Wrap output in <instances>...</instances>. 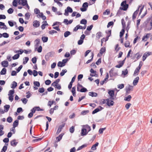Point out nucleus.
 Returning <instances> with one entry per match:
<instances>
[{"label": "nucleus", "mask_w": 152, "mask_h": 152, "mask_svg": "<svg viewBox=\"0 0 152 152\" xmlns=\"http://www.w3.org/2000/svg\"><path fill=\"white\" fill-rule=\"evenodd\" d=\"M106 101L107 102V104L109 107L112 106L114 104V102L113 101L111 100H110V99H102L100 100V102L101 104H102L105 103Z\"/></svg>", "instance_id": "f257e3e1"}, {"label": "nucleus", "mask_w": 152, "mask_h": 152, "mask_svg": "<svg viewBox=\"0 0 152 152\" xmlns=\"http://www.w3.org/2000/svg\"><path fill=\"white\" fill-rule=\"evenodd\" d=\"M126 1H124L121 4V6L122 7H120V9L124 11L127 10L129 7V5L127 4Z\"/></svg>", "instance_id": "f03ea898"}, {"label": "nucleus", "mask_w": 152, "mask_h": 152, "mask_svg": "<svg viewBox=\"0 0 152 152\" xmlns=\"http://www.w3.org/2000/svg\"><path fill=\"white\" fill-rule=\"evenodd\" d=\"M18 3L19 5L23 6H26L28 9H29L30 7L28 5L27 0H18Z\"/></svg>", "instance_id": "7ed1b4c3"}, {"label": "nucleus", "mask_w": 152, "mask_h": 152, "mask_svg": "<svg viewBox=\"0 0 152 152\" xmlns=\"http://www.w3.org/2000/svg\"><path fill=\"white\" fill-rule=\"evenodd\" d=\"M88 5V4L87 2L83 3L82 5V7L83 8H81L80 9L81 11L82 12L86 11L87 10Z\"/></svg>", "instance_id": "20e7f679"}, {"label": "nucleus", "mask_w": 152, "mask_h": 152, "mask_svg": "<svg viewBox=\"0 0 152 152\" xmlns=\"http://www.w3.org/2000/svg\"><path fill=\"white\" fill-rule=\"evenodd\" d=\"M152 53L151 52H146L142 56V61H144L147 57L150 55H152Z\"/></svg>", "instance_id": "39448f33"}, {"label": "nucleus", "mask_w": 152, "mask_h": 152, "mask_svg": "<svg viewBox=\"0 0 152 152\" xmlns=\"http://www.w3.org/2000/svg\"><path fill=\"white\" fill-rule=\"evenodd\" d=\"M126 58H124V60H123V61H120L118 62L119 63V64L116 65L115 67H116L118 68H120V67H122L123 66L124 64V63H125V60Z\"/></svg>", "instance_id": "423d86ee"}, {"label": "nucleus", "mask_w": 152, "mask_h": 152, "mask_svg": "<svg viewBox=\"0 0 152 152\" xmlns=\"http://www.w3.org/2000/svg\"><path fill=\"white\" fill-rule=\"evenodd\" d=\"M133 88V86L130 85H129L128 87H126V94H129L130 93V91L132 90Z\"/></svg>", "instance_id": "0eeeda50"}, {"label": "nucleus", "mask_w": 152, "mask_h": 152, "mask_svg": "<svg viewBox=\"0 0 152 152\" xmlns=\"http://www.w3.org/2000/svg\"><path fill=\"white\" fill-rule=\"evenodd\" d=\"M65 124H62V125H60L58 127V129L56 132V134H58L61 131V129L62 128L64 127L65 126Z\"/></svg>", "instance_id": "6e6552de"}, {"label": "nucleus", "mask_w": 152, "mask_h": 152, "mask_svg": "<svg viewBox=\"0 0 152 152\" xmlns=\"http://www.w3.org/2000/svg\"><path fill=\"white\" fill-rule=\"evenodd\" d=\"M40 25V22L38 20H35L33 22V26L35 27H38Z\"/></svg>", "instance_id": "1a4fd4ad"}, {"label": "nucleus", "mask_w": 152, "mask_h": 152, "mask_svg": "<svg viewBox=\"0 0 152 152\" xmlns=\"http://www.w3.org/2000/svg\"><path fill=\"white\" fill-rule=\"evenodd\" d=\"M78 85L80 87H82V88L80 90V92H86L88 91L87 89L85 88L81 84H78Z\"/></svg>", "instance_id": "9d476101"}, {"label": "nucleus", "mask_w": 152, "mask_h": 152, "mask_svg": "<svg viewBox=\"0 0 152 152\" xmlns=\"http://www.w3.org/2000/svg\"><path fill=\"white\" fill-rule=\"evenodd\" d=\"M88 133L87 132V129H86L83 128L82 129L81 134L82 136L86 135Z\"/></svg>", "instance_id": "9b49d317"}, {"label": "nucleus", "mask_w": 152, "mask_h": 152, "mask_svg": "<svg viewBox=\"0 0 152 152\" xmlns=\"http://www.w3.org/2000/svg\"><path fill=\"white\" fill-rule=\"evenodd\" d=\"M140 67H137L136 69H135L134 74V76H136L137 75H138L139 74V73L140 71Z\"/></svg>", "instance_id": "f8f14e48"}, {"label": "nucleus", "mask_w": 152, "mask_h": 152, "mask_svg": "<svg viewBox=\"0 0 152 152\" xmlns=\"http://www.w3.org/2000/svg\"><path fill=\"white\" fill-rule=\"evenodd\" d=\"M1 64L4 67H6L8 65V62L7 61H4L1 63Z\"/></svg>", "instance_id": "ddd939ff"}, {"label": "nucleus", "mask_w": 152, "mask_h": 152, "mask_svg": "<svg viewBox=\"0 0 152 152\" xmlns=\"http://www.w3.org/2000/svg\"><path fill=\"white\" fill-rule=\"evenodd\" d=\"M139 79V78L138 77H136L134 79L133 83V84L134 86H136L137 84V83L138 82Z\"/></svg>", "instance_id": "4468645a"}, {"label": "nucleus", "mask_w": 152, "mask_h": 152, "mask_svg": "<svg viewBox=\"0 0 152 152\" xmlns=\"http://www.w3.org/2000/svg\"><path fill=\"white\" fill-rule=\"evenodd\" d=\"M18 143V142H16V140L15 139H14L10 142L11 145L13 147L15 146Z\"/></svg>", "instance_id": "2eb2a0df"}, {"label": "nucleus", "mask_w": 152, "mask_h": 152, "mask_svg": "<svg viewBox=\"0 0 152 152\" xmlns=\"http://www.w3.org/2000/svg\"><path fill=\"white\" fill-rule=\"evenodd\" d=\"M89 95L91 96L92 97H96L97 96V94L95 92H90L88 93Z\"/></svg>", "instance_id": "dca6fc26"}, {"label": "nucleus", "mask_w": 152, "mask_h": 152, "mask_svg": "<svg viewBox=\"0 0 152 152\" xmlns=\"http://www.w3.org/2000/svg\"><path fill=\"white\" fill-rule=\"evenodd\" d=\"M10 107V106L8 104H7L4 106V111L5 112H7L9 110Z\"/></svg>", "instance_id": "f3484780"}, {"label": "nucleus", "mask_w": 152, "mask_h": 152, "mask_svg": "<svg viewBox=\"0 0 152 152\" xmlns=\"http://www.w3.org/2000/svg\"><path fill=\"white\" fill-rule=\"evenodd\" d=\"M108 94L110 95V97H112L114 96V91L113 90H109Z\"/></svg>", "instance_id": "a211bd4d"}, {"label": "nucleus", "mask_w": 152, "mask_h": 152, "mask_svg": "<svg viewBox=\"0 0 152 152\" xmlns=\"http://www.w3.org/2000/svg\"><path fill=\"white\" fill-rule=\"evenodd\" d=\"M151 34L150 33H148L145 36H143L142 38V40L144 41H147V39H145L146 38L147 39H148L149 37V36Z\"/></svg>", "instance_id": "6ab92c4d"}, {"label": "nucleus", "mask_w": 152, "mask_h": 152, "mask_svg": "<svg viewBox=\"0 0 152 152\" xmlns=\"http://www.w3.org/2000/svg\"><path fill=\"white\" fill-rule=\"evenodd\" d=\"M18 125V120H15L13 123V128L17 127Z\"/></svg>", "instance_id": "aec40b11"}, {"label": "nucleus", "mask_w": 152, "mask_h": 152, "mask_svg": "<svg viewBox=\"0 0 152 152\" xmlns=\"http://www.w3.org/2000/svg\"><path fill=\"white\" fill-rule=\"evenodd\" d=\"M99 145L98 142H96V143L93 145L91 147V149L93 151H95L96 149V147L97 146Z\"/></svg>", "instance_id": "412c9836"}, {"label": "nucleus", "mask_w": 152, "mask_h": 152, "mask_svg": "<svg viewBox=\"0 0 152 152\" xmlns=\"http://www.w3.org/2000/svg\"><path fill=\"white\" fill-rule=\"evenodd\" d=\"M102 37V33L101 32L99 31L96 33V37L97 39H99L100 37Z\"/></svg>", "instance_id": "4be33fe9"}, {"label": "nucleus", "mask_w": 152, "mask_h": 152, "mask_svg": "<svg viewBox=\"0 0 152 152\" xmlns=\"http://www.w3.org/2000/svg\"><path fill=\"white\" fill-rule=\"evenodd\" d=\"M65 64H64V63L61 61H59L58 62L57 65L58 67H62L65 66Z\"/></svg>", "instance_id": "5701e85b"}, {"label": "nucleus", "mask_w": 152, "mask_h": 152, "mask_svg": "<svg viewBox=\"0 0 152 152\" xmlns=\"http://www.w3.org/2000/svg\"><path fill=\"white\" fill-rule=\"evenodd\" d=\"M63 134H60L58 137H56V140L57 142H59L61 139Z\"/></svg>", "instance_id": "b1692460"}, {"label": "nucleus", "mask_w": 152, "mask_h": 152, "mask_svg": "<svg viewBox=\"0 0 152 152\" xmlns=\"http://www.w3.org/2000/svg\"><path fill=\"white\" fill-rule=\"evenodd\" d=\"M7 70L5 68H3L2 69L0 72V74L1 75H5L6 73Z\"/></svg>", "instance_id": "393cba45"}, {"label": "nucleus", "mask_w": 152, "mask_h": 152, "mask_svg": "<svg viewBox=\"0 0 152 152\" xmlns=\"http://www.w3.org/2000/svg\"><path fill=\"white\" fill-rule=\"evenodd\" d=\"M131 98H132V96H131L130 95H129L127 97H125L124 98V100L125 101L129 102L130 101Z\"/></svg>", "instance_id": "a878e982"}, {"label": "nucleus", "mask_w": 152, "mask_h": 152, "mask_svg": "<svg viewBox=\"0 0 152 152\" xmlns=\"http://www.w3.org/2000/svg\"><path fill=\"white\" fill-rule=\"evenodd\" d=\"M71 32L68 31H65L64 34V37H68L69 35L71 34Z\"/></svg>", "instance_id": "bb28decb"}, {"label": "nucleus", "mask_w": 152, "mask_h": 152, "mask_svg": "<svg viewBox=\"0 0 152 152\" xmlns=\"http://www.w3.org/2000/svg\"><path fill=\"white\" fill-rule=\"evenodd\" d=\"M114 70V69L113 68H112L110 71H109V73L110 76V77H113L115 75V73H114V74H113V71Z\"/></svg>", "instance_id": "cd10ccee"}, {"label": "nucleus", "mask_w": 152, "mask_h": 152, "mask_svg": "<svg viewBox=\"0 0 152 152\" xmlns=\"http://www.w3.org/2000/svg\"><path fill=\"white\" fill-rule=\"evenodd\" d=\"M94 56V54L93 53H92V55L91 56V59L88 60L86 62V64H88L89 63H90V62H91L93 60Z\"/></svg>", "instance_id": "c85d7f7f"}, {"label": "nucleus", "mask_w": 152, "mask_h": 152, "mask_svg": "<svg viewBox=\"0 0 152 152\" xmlns=\"http://www.w3.org/2000/svg\"><path fill=\"white\" fill-rule=\"evenodd\" d=\"M125 28H123L120 32V37H122L123 36L125 32Z\"/></svg>", "instance_id": "c756f323"}, {"label": "nucleus", "mask_w": 152, "mask_h": 152, "mask_svg": "<svg viewBox=\"0 0 152 152\" xmlns=\"http://www.w3.org/2000/svg\"><path fill=\"white\" fill-rule=\"evenodd\" d=\"M48 37H43L42 38V39L43 42H46L48 40Z\"/></svg>", "instance_id": "7c9ffc66"}, {"label": "nucleus", "mask_w": 152, "mask_h": 152, "mask_svg": "<svg viewBox=\"0 0 152 152\" xmlns=\"http://www.w3.org/2000/svg\"><path fill=\"white\" fill-rule=\"evenodd\" d=\"M87 23V21L86 19H82L80 21V23L82 24L86 25V24Z\"/></svg>", "instance_id": "2f4dec72"}, {"label": "nucleus", "mask_w": 152, "mask_h": 152, "mask_svg": "<svg viewBox=\"0 0 152 152\" xmlns=\"http://www.w3.org/2000/svg\"><path fill=\"white\" fill-rule=\"evenodd\" d=\"M12 86L11 87V88L14 89L17 86V83L15 81H13L12 83Z\"/></svg>", "instance_id": "473e14b6"}, {"label": "nucleus", "mask_w": 152, "mask_h": 152, "mask_svg": "<svg viewBox=\"0 0 152 152\" xmlns=\"http://www.w3.org/2000/svg\"><path fill=\"white\" fill-rule=\"evenodd\" d=\"M18 2V0H14L12 2L13 5L15 7H17Z\"/></svg>", "instance_id": "72a5a7b5"}, {"label": "nucleus", "mask_w": 152, "mask_h": 152, "mask_svg": "<svg viewBox=\"0 0 152 152\" xmlns=\"http://www.w3.org/2000/svg\"><path fill=\"white\" fill-rule=\"evenodd\" d=\"M106 50L105 48H102L99 51V53L102 54Z\"/></svg>", "instance_id": "f704fd0d"}, {"label": "nucleus", "mask_w": 152, "mask_h": 152, "mask_svg": "<svg viewBox=\"0 0 152 152\" xmlns=\"http://www.w3.org/2000/svg\"><path fill=\"white\" fill-rule=\"evenodd\" d=\"M20 56L19 54H15L13 57H12V59L13 60H15L17 59H18Z\"/></svg>", "instance_id": "c9c22d12"}, {"label": "nucleus", "mask_w": 152, "mask_h": 152, "mask_svg": "<svg viewBox=\"0 0 152 152\" xmlns=\"http://www.w3.org/2000/svg\"><path fill=\"white\" fill-rule=\"evenodd\" d=\"M121 23L123 26V28H125L126 26L125 22L123 19H121Z\"/></svg>", "instance_id": "e433bc0d"}, {"label": "nucleus", "mask_w": 152, "mask_h": 152, "mask_svg": "<svg viewBox=\"0 0 152 152\" xmlns=\"http://www.w3.org/2000/svg\"><path fill=\"white\" fill-rule=\"evenodd\" d=\"M89 111L88 110H83L81 112V114L83 115H85L88 113Z\"/></svg>", "instance_id": "4c0bfd02"}, {"label": "nucleus", "mask_w": 152, "mask_h": 152, "mask_svg": "<svg viewBox=\"0 0 152 152\" xmlns=\"http://www.w3.org/2000/svg\"><path fill=\"white\" fill-rule=\"evenodd\" d=\"M130 42L129 41H126L124 43V46L126 47L127 48L129 47Z\"/></svg>", "instance_id": "58836bf2"}, {"label": "nucleus", "mask_w": 152, "mask_h": 152, "mask_svg": "<svg viewBox=\"0 0 152 152\" xmlns=\"http://www.w3.org/2000/svg\"><path fill=\"white\" fill-rule=\"evenodd\" d=\"M67 71L66 69L63 70L62 72L60 73V75L61 76H62L64 75L65 73Z\"/></svg>", "instance_id": "ea45409f"}, {"label": "nucleus", "mask_w": 152, "mask_h": 152, "mask_svg": "<svg viewBox=\"0 0 152 152\" xmlns=\"http://www.w3.org/2000/svg\"><path fill=\"white\" fill-rule=\"evenodd\" d=\"M14 93V90L13 89L10 90L9 92V94L8 95L10 96H13V95Z\"/></svg>", "instance_id": "a19ab883"}, {"label": "nucleus", "mask_w": 152, "mask_h": 152, "mask_svg": "<svg viewBox=\"0 0 152 152\" xmlns=\"http://www.w3.org/2000/svg\"><path fill=\"white\" fill-rule=\"evenodd\" d=\"M23 52V50L22 49H20L18 50H15L14 51V53H19V54H21Z\"/></svg>", "instance_id": "79ce46f5"}, {"label": "nucleus", "mask_w": 152, "mask_h": 152, "mask_svg": "<svg viewBox=\"0 0 152 152\" xmlns=\"http://www.w3.org/2000/svg\"><path fill=\"white\" fill-rule=\"evenodd\" d=\"M66 9L69 12L72 13L73 12L72 9L69 7H68Z\"/></svg>", "instance_id": "37998d69"}, {"label": "nucleus", "mask_w": 152, "mask_h": 152, "mask_svg": "<svg viewBox=\"0 0 152 152\" xmlns=\"http://www.w3.org/2000/svg\"><path fill=\"white\" fill-rule=\"evenodd\" d=\"M30 17V15H29V13L28 12H27L25 14V19L26 20H28Z\"/></svg>", "instance_id": "c03bdc74"}, {"label": "nucleus", "mask_w": 152, "mask_h": 152, "mask_svg": "<svg viewBox=\"0 0 152 152\" xmlns=\"http://www.w3.org/2000/svg\"><path fill=\"white\" fill-rule=\"evenodd\" d=\"M75 131V127L74 126H72L69 129V131L71 133H73Z\"/></svg>", "instance_id": "a18cd8bd"}, {"label": "nucleus", "mask_w": 152, "mask_h": 152, "mask_svg": "<svg viewBox=\"0 0 152 152\" xmlns=\"http://www.w3.org/2000/svg\"><path fill=\"white\" fill-rule=\"evenodd\" d=\"M34 84L35 86H37V87H39L40 86V83L38 81H34Z\"/></svg>", "instance_id": "49530a36"}, {"label": "nucleus", "mask_w": 152, "mask_h": 152, "mask_svg": "<svg viewBox=\"0 0 152 152\" xmlns=\"http://www.w3.org/2000/svg\"><path fill=\"white\" fill-rule=\"evenodd\" d=\"M100 110L99 108H96L93 110L92 112V114H94L97 112H98Z\"/></svg>", "instance_id": "de8ad7c7"}, {"label": "nucleus", "mask_w": 152, "mask_h": 152, "mask_svg": "<svg viewBox=\"0 0 152 152\" xmlns=\"http://www.w3.org/2000/svg\"><path fill=\"white\" fill-rule=\"evenodd\" d=\"M84 127H85L86 129H87L88 130V132L90 131L91 130V128L90 126H88V125H84L83 126Z\"/></svg>", "instance_id": "09e8293b"}, {"label": "nucleus", "mask_w": 152, "mask_h": 152, "mask_svg": "<svg viewBox=\"0 0 152 152\" xmlns=\"http://www.w3.org/2000/svg\"><path fill=\"white\" fill-rule=\"evenodd\" d=\"M14 11L13 9L12 8H9L7 10V12L9 14H11Z\"/></svg>", "instance_id": "8fccbe9b"}, {"label": "nucleus", "mask_w": 152, "mask_h": 152, "mask_svg": "<svg viewBox=\"0 0 152 152\" xmlns=\"http://www.w3.org/2000/svg\"><path fill=\"white\" fill-rule=\"evenodd\" d=\"M3 37L4 38H7L9 37V34L7 33H4L2 34Z\"/></svg>", "instance_id": "3c124183"}, {"label": "nucleus", "mask_w": 152, "mask_h": 152, "mask_svg": "<svg viewBox=\"0 0 152 152\" xmlns=\"http://www.w3.org/2000/svg\"><path fill=\"white\" fill-rule=\"evenodd\" d=\"M124 87V84H119L118 85V88L120 89H122Z\"/></svg>", "instance_id": "603ef678"}, {"label": "nucleus", "mask_w": 152, "mask_h": 152, "mask_svg": "<svg viewBox=\"0 0 152 152\" xmlns=\"http://www.w3.org/2000/svg\"><path fill=\"white\" fill-rule=\"evenodd\" d=\"M7 146L4 145V146L2 149L1 150V152H5V151L7 150Z\"/></svg>", "instance_id": "864d4df0"}, {"label": "nucleus", "mask_w": 152, "mask_h": 152, "mask_svg": "<svg viewBox=\"0 0 152 152\" xmlns=\"http://www.w3.org/2000/svg\"><path fill=\"white\" fill-rule=\"evenodd\" d=\"M25 61H24L23 62V64H26L28 61L29 60V58L28 57H25L24 58Z\"/></svg>", "instance_id": "5fc2aeb1"}, {"label": "nucleus", "mask_w": 152, "mask_h": 152, "mask_svg": "<svg viewBox=\"0 0 152 152\" xmlns=\"http://www.w3.org/2000/svg\"><path fill=\"white\" fill-rule=\"evenodd\" d=\"M106 128H100L99 130V134H102L103 133V131Z\"/></svg>", "instance_id": "6e6d98bb"}, {"label": "nucleus", "mask_w": 152, "mask_h": 152, "mask_svg": "<svg viewBox=\"0 0 152 152\" xmlns=\"http://www.w3.org/2000/svg\"><path fill=\"white\" fill-rule=\"evenodd\" d=\"M21 100L22 101L23 103L25 104H26L27 103L28 101V100L25 98H24L21 99Z\"/></svg>", "instance_id": "4d7b16f0"}, {"label": "nucleus", "mask_w": 152, "mask_h": 152, "mask_svg": "<svg viewBox=\"0 0 152 152\" xmlns=\"http://www.w3.org/2000/svg\"><path fill=\"white\" fill-rule=\"evenodd\" d=\"M45 91V89L44 88H39V89L38 91L40 93H43Z\"/></svg>", "instance_id": "13d9d810"}, {"label": "nucleus", "mask_w": 152, "mask_h": 152, "mask_svg": "<svg viewBox=\"0 0 152 152\" xmlns=\"http://www.w3.org/2000/svg\"><path fill=\"white\" fill-rule=\"evenodd\" d=\"M12 120V119L11 117L9 116L7 119V121L9 123H11Z\"/></svg>", "instance_id": "bf43d9fd"}, {"label": "nucleus", "mask_w": 152, "mask_h": 152, "mask_svg": "<svg viewBox=\"0 0 152 152\" xmlns=\"http://www.w3.org/2000/svg\"><path fill=\"white\" fill-rule=\"evenodd\" d=\"M128 73V71L127 69H126L125 71H122V74L124 75H126Z\"/></svg>", "instance_id": "052dcab7"}, {"label": "nucleus", "mask_w": 152, "mask_h": 152, "mask_svg": "<svg viewBox=\"0 0 152 152\" xmlns=\"http://www.w3.org/2000/svg\"><path fill=\"white\" fill-rule=\"evenodd\" d=\"M114 23L113 21H110L108 23L107 25V27L109 28L110 26H112L113 25Z\"/></svg>", "instance_id": "680f3d73"}, {"label": "nucleus", "mask_w": 152, "mask_h": 152, "mask_svg": "<svg viewBox=\"0 0 152 152\" xmlns=\"http://www.w3.org/2000/svg\"><path fill=\"white\" fill-rule=\"evenodd\" d=\"M93 25H91L90 26H87V30L90 31H91V29H92L93 27Z\"/></svg>", "instance_id": "e2e57ef3"}, {"label": "nucleus", "mask_w": 152, "mask_h": 152, "mask_svg": "<svg viewBox=\"0 0 152 152\" xmlns=\"http://www.w3.org/2000/svg\"><path fill=\"white\" fill-rule=\"evenodd\" d=\"M101 63V58H99L98 60L96 62V64L97 65H99Z\"/></svg>", "instance_id": "0e129e2a"}, {"label": "nucleus", "mask_w": 152, "mask_h": 152, "mask_svg": "<svg viewBox=\"0 0 152 152\" xmlns=\"http://www.w3.org/2000/svg\"><path fill=\"white\" fill-rule=\"evenodd\" d=\"M131 105V104L130 103H127L126 105H125V107L127 110H128L130 106Z\"/></svg>", "instance_id": "69168bd1"}, {"label": "nucleus", "mask_w": 152, "mask_h": 152, "mask_svg": "<svg viewBox=\"0 0 152 152\" xmlns=\"http://www.w3.org/2000/svg\"><path fill=\"white\" fill-rule=\"evenodd\" d=\"M57 32L54 30H51L49 31V34L52 35H53V34L55 33H56Z\"/></svg>", "instance_id": "338daca9"}, {"label": "nucleus", "mask_w": 152, "mask_h": 152, "mask_svg": "<svg viewBox=\"0 0 152 152\" xmlns=\"http://www.w3.org/2000/svg\"><path fill=\"white\" fill-rule=\"evenodd\" d=\"M38 72L36 70H34L33 71V75L34 76L36 77L38 75Z\"/></svg>", "instance_id": "774afa93"}]
</instances>
